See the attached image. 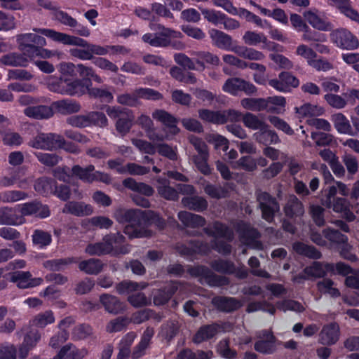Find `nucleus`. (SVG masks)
Segmentation results:
<instances>
[{
    "mask_svg": "<svg viewBox=\"0 0 359 359\" xmlns=\"http://www.w3.org/2000/svg\"><path fill=\"white\" fill-rule=\"evenodd\" d=\"M33 31L64 45L80 47L81 48H71L69 50V54L71 56L81 60H91L94 58L95 55L101 56L108 53L107 47L90 43L86 40L76 36L57 32L51 29L34 28Z\"/></svg>",
    "mask_w": 359,
    "mask_h": 359,
    "instance_id": "1",
    "label": "nucleus"
},
{
    "mask_svg": "<svg viewBox=\"0 0 359 359\" xmlns=\"http://www.w3.org/2000/svg\"><path fill=\"white\" fill-rule=\"evenodd\" d=\"M143 211L139 209L118 208L114 213V217L119 223L128 222L130 224L125 226L123 232L132 239L135 238H144L151 236V231L141 227Z\"/></svg>",
    "mask_w": 359,
    "mask_h": 359,
    "instance_id": "2",
    "label": "nucleus"
},
{
    "mask_svg": "<svg viewBox=\"0 0 359 359\" xmlns=\"http://www.w3.org/2000/svg\"><path fill=\"white\" fill-rule=\"evenodd\" d=\"M149 28L156 32L155 34L147 33L142 36V40L154 47H167L172 46L175 48L182 50L184 45L181 42L171 43V39H178L182 36L180 32L165 27L161 24L150 22Z\"/></svg>",
    "mask_w": 359,
    "mask_h": 359,
    "instance_id": "3",
    "label": "nucleus"
},
{
    "mask_svg": "<svg viewBox=\"0 0 359 359\" xmlns=\"http://www.w3.org/2000/svg\"><path fill=\"white\" fill-rule=\"evenodd\" d=\"M66 121L69 125L76 128H86L91 125L104 128L108 124L106 116L100 111H89L86 114L72 116L68 117Z\"/></svg>",
    "mask_w": 359,
    "mask_h": 359,
    "instance_id": "4",
    "label": "nucleus"
},
{
    "mask_svg": "<svg viewBox=\"0 0 359 359\" xmlns=\"http://www.w3.org/2000/svg\"><path fill=\"white\" fill-rule=\"evenodd\" d=\"M63 142V137L54 133L39 132L33 136L27 144L32 148L52 151Z\"/></svg>",
    "mask_w": 359,
    "mask_h": 359,
    "instance_id": "5",
    "label": "nucleus"
},
{
    "mask_svg": "<svg viewBox=\"0 0 359 359\" xmlns=\"http://www.w3.org/2000/svg\"><path fill=\"white\" fill-rule=\"evenodd\" d=\"M235 229L238 233L240 241L244 245L256 250L263 248L262 243L258 240L260 237L259 232L250 224L240 221L236 223Z\"/></svg>",
    "mask_w": 359,
    "mask_h": 359,
    "instance_id": "6",
    "label": "nucleus"
},
{
    "mask_svg": "<svg viewBox=\"0 0 359 359\" xmlns=\"http://www.w3.org/2000/svg\"><path fill=\"white\" fill-rule=\"evenodd\" d=\"M257 200L262 211V217L268 222H271L275 214L280 210V205L276 199L266 192H257Z\"/></svg>",
    "mask_w": 359,
    "mask_h": 359,
    "instance_id": "7",
    "label": "nucleus"
},
{
    "mask_svg": "<svg viewBox=\"0 0 359 359\" xmlns=\"http://www.w3.org/2000/svg\"><path fill=\"white\" fill-rule=\"evenodd\" d=\"M191 273L200 277L202 283H205L211 287H221L229 284V278L215 274L205 266H197L191 269Z\"/></svg>",
    "mask_w": 359,
    "mask_h": 359,
    "instance_id": "8",
    "label": "nucleus"
},
{
    "mask_svg": "<svg viewBox=\"0 0 359 359\" xmlns=\"http://www.w3.org/2000/svg\"><path fill=\"white\" fill-rule=\"evenodd\" d=\"M331 41L339 48L355 50L359 46V41L350 31L344 28L333 30L330 33Z\"/></svg>",
    "mask_w": 359,
    "mask_h": 359,
    "instance_id": "9",
    "label": "nucleus"
},
{
    "mask_svg": "<svg viewBox=\"0 0 359 359\" xmlns=\"http://www.w3.org/2000/svg\"><path fill=\"white\" fill-rule=\"evenodd\" d=\"M103 241L108 254L114 256L128 254L131 248L128 244H124L125 237L119 232L109 233L103 237Z\"/></svg>",
    "mask_w": 359,
    "mask_h": 359,
    "instance_id": "10",
    "label": "nucleus"
},
{
    "mask_svg": "<svg viewBox=\"0 0 359 359\" xmlns=\"http://www.w3.org/2000/svg\"><path fill=\"white\" fill-rule=\"evenodd\" d=\"M95 167L89 165L86 168H82L79 165L72 167V175L78 177L80 180L86 182H93V181H100L105 184L111 182L110 176L99 171L94 172Z\"/></svg>",
    "mask_w": 359,
    "mask_h": 359,
    "instance_id": "11",
    "label": "nucleus"
},
{
    "mask_svg": "<svg viewBox=\"0 0 359 359\" xmlns=\"http://www.w3.org/2000/svg\"><path fill=\"white\" fill-rule=\"evenodd\" d=\"M222 89L233 95H236L238 91H243L248 95L257 92L256 86L252 83L237 77L228 79L223 85Z\"/></svg>",
    "mask_w": 359,
    "mask_h": 359,
    "instance_id": "12",
    "label": "nucleus"
},
{
    "mask_svg": "<svg viewBox=\"0 0 359 359\" xmlns=\"http://www.w3.org/2000/svg\"><path fill=\"white\" fill-rule=\"evenodd\" d=\"M8 276L10 281L16 283L21 289L38 286L43 281L41 278H32L29 271H15L8 273Z\"/></svg>",
    "mask_w": 359,
    "mask_h": 359,
    "instance_id": "13",
    "label": "nucleus"
},
{
    "mask_svg": "<svg viewBox=\"0 0 359 359\" xmlns=\"http://www.w3.org/2000/svg\"><path fill=\"white\" fill-rule=\"evenodd\" d=\"M257 341L255 344V349L264 354H271L276 349V337L269 330H261L256 334Z\"/></svg>",
    "mask_w": 359,
    "mask_h": 359,
    "instance_id": "14",
    "label": "nucleus"
},
{
    "mask_svg": "<svg viewBox=\"0 0 359 359\" xmlns=\"http://www.w3.org/2000/svg\"><path fill=\"white\" fill-rule=\"evenodd\" d=\"M339 325L334 322L325 325L319 333L318 342L325 346L335 344L339 339Z\"/></svg>",
    "mask_w": 359,
    "mask_h": 359,
    "instance_id": "15",
    "label": "nucleus"
},
{
    "mask_svg": "<svg viewBox=\"0 0 359 359\" xmlns=\"http://www.w3.org/2000/svg\"><path fill=\"white\" fill-rule=\"evenodd\" d=\"M210 249L208 244L196 241H191L187 244L179 243L176 245L177 252L186 257H192L195 254H205Z\"/></svg>",
    "mask_w": 359,
    "mask_h": 359,
    "instance_id": "16",
    "label": "nucleus"
},
{
    "mask_svg": "<svg viewBox=\"0 0 359 359\" xmlns=\"http://www.w3.org/2000/svg\"><path fill=\"white\" fill-rule=\"evenodd\" d=\"M224 328L223 325L212 323L201 326L193 337V341L195 344H201L205 341L210 339L216 336L218 333L223 332Z\"/></svg>",
    "mask_w": 359,
    "mask_h": 359,
    "instance_id": "17",
    "label": "nucleus"
},
{
    "mask_svg": "<svg viewBox=\"0 0 359 359\" xmlns=\"http://www.w3.org/2000/svg\"><path fill=\"white\" fill-rule=\"evenodd\" d=\"M304 18L307 22L318 30L330 31L332 28V25L316 9L305 11L304 13Z\"/></svg>",
    "mask_w": 359,
    "mask_h": 359,
    "instance_id": "18",
    "label": "nucleus"
},
{
    "mask_svg": "<svg viewBox=\"0 0 359 359\" xmlns=\"http://www.w3.org/2000/svg\"><path fill=\"white\" fill-rule=\"evenodd\" d=\"M152 117L167 128L170 134L175 135L179 133L180 129L177 126L178 121L171 114L163 109H156L152 113Z\"/></svg>",
    "mask_w": 359,
    "mask_h": 359,
    "instance_id": "19",
    "label": "nucleus"
},
{
    "mask_svg": "<svg viewBox=\"0 0 359 359\" xmlns=\"http://www.w3.org/2000/svg\"><path fill=\"white\" fill-rule=\"evenodd\" d=\"M20 212L23 216L34 215L41 218H45L50 215L48 207L41 204L37 201L25 203L21 205Z\"/></svg>",
    "mask_w": 359,
    "mask_h": 359,
    "instance_id": "20",
    "label": "nucleus"
},
{
    "mask_svg": "<svg viewBox=\"0 0 359 359\" xmlns=\"http://www.w3.org/2000/svg\"><path fill=\"white\" fill-rule=\"evenodd\" d=\"M40 332L36 329H31L27 332L25 337L22 344L19 348V356L21 358H25L29 351L34 348L41 339Z\"/></svg>",
    "mask_w": 359,
    "mask_h": 359,
    "instance_id": "21",
    "label": "nucleus"
},
{
    "mask_svg": "<svg viewBox=\"0 0 359 359\" xmlns=\"http://www.w3.org/2000/svg\"><path fill=\"white\" fill-rule=\"evenodd\" d=\"M53 111L63 115L79 112L81 106L79 102L74 100L62 99L52 102Z\"/></svg>",
    "mask_w": 359,
    "mask_h": 359,
    "instance_id": "22",
    "label": "nucleus"
},
{
    "mask_svg": "<svg viewBox=\"0 0 359 359\" xmlns=\"http://www.w3.org/2000/svg\"><path fill=\"white\" fill-rule=\"evenodd\" d=\"M24 114L31 118L36 120L48 119L54 115L53 107L47 105H36L27 107Z\"/></svg>",
    "mask_w": 359,
    "mask_h": 359,
    "instance_id": "23",
    "label": "nucleus"
},
{
    "mask_svg": "<svg viewBox=\"0 0 359 359\" xmlns=\"http://www.w3.org/2000/svg\"><path fill=\"white\" fill-rule=\"evenodd\" d=\"M334 271V264L320 262H313V264L304 269V273L308 277L322 278L327 272Z\"/></svg>",
    "mask_w": 359,
    "mask_h": 359,
    "instance_id": "24",
    "label": "nucleus"
},
{
    "mask_svg": "<svg viewBox=\"0 0 359 359\" xmlns=\"http://www.w3.org/2000/svg\"><path fill=\"white\" fill-rule=\"evenodd\" d=\"M285 215L290 218L302 217L304 214L303 203L294 195H290L283 207Z\"/></svg>",
    "mask_w": 359,
    "mask_h": 359,
    "instance_id": "25",
    "label": "nucleus"
},
{
    "mask_svg": "<svg viewBox=\"0 0 359 359\" xmlns=\"http://www.w3.org/2000/svg\"><path fill=\"white\" fill-rule=\"evenodd\" d=\"M203 230L206 234L215 239L223 238L231 241L233 238L232 230L219 222H214L211 226L205 227Z\"/></svg>",
    "mask_w": 359,
    "mask_h": 359,
    "instance_id": "26",
    "label": "nucleus"
},
{
    "mask_svg": "<svg viewBox=\"0 0 359 359\" xmlns=\"http://www.w3.org/2000/svg\"><path fill=\"white\" fill-rule=\"evenodd\" d=\"M100 302L104 307V309L113 314H118L125 310V305L116 297L103 294L100 297Z\"/></svg>",
    "mask_w": 359,
    "mask_h": 359,
    "instance_id": "27",
    "label": "nucleus"
},
{
    "mask_svg": "<svg viewBox=\"0 0 359 359\" xmlns=\"http://www.w3.org/2000/svg\"><path fill=\"white\" fill-rule=\"evenodd\" d=\"M212 44L222 50H231L232 37L222 31L212 29L209 32Z\"/></svg>",
    "mask_w": 359,
    "mask_h": 359,
    "instance_id": "28",
    "label": "nucleus"
},
{
    "mask_svg": "<svg viewBox=\"0 0 359 359\" xmlns=\"http://www.w3.org/2000/svg\"><path fill=\"white\" fill-rule=\"evenodd\" d=\"M191 55L195 57L199 71H203L205 69V63L214 66H218L220 63L219 57L208 51H194Z\"/></svg>",
    "mask_w": 359,
    "mask_h": 359,
    "instance_id": "29",
    "label": "nucleus"
},
{
    "mask_svg": "<svg viewBox=\"0 0 359 359\" xmlns=\"http://www.w3.org/2000/svg\"><path fill=\"white\" fill-rule=\"evenodd\" d=\"M212 304L219 310L231 312L238 309L243 304L234 297H217L212 299Z\"/></svg>",
    "mask_w": 359,
    "mask_h": 359,
    "instance_id": "30",
    "label": "nucleus"
},
{
    "mask_svg": "<svg viewBox=\"0 0 359 359\" xmlns=\"http://www.w3.org/2000/svg\"><path fill=\"white\" fill-rule=\"evenodd\" d=\"M178 219L185 226L190 228L203 226L206 222L202 216L187 211L180 212Z\"/></svg>",
    "mask_w": 359,
    "mask_h": 359,
    "instance_id": "31",
    "label": "nucleus"
},
{
    "mask_svg": "<svg viewBox=\"0 0 359 359\" xmlns=\"http://www.w3.org/2000/svg\"><path fill=\"white\" fill-rule=\"evenodd\" d=\"M66 94L69 96H82L86 93L88 84L81 79H66Z\"/></svg>",
    "mask_w": 359,
    "mask_h": 359,
    "instance_id": "32",
    "label": "nucleus"
},
{
    "mask_svg": "<svg viewBox=\"0 0 359 359\" xmlns=\"http://www.w3.org/2000/svg\"><path fill=\"white\" fill-rule=\"evenodd\" d=\"M63 212L81 217L92 214L93 208L90 205H86L82 202L71 201L65 204Z\"/></svg>",
    "mask_w": 359,
    "mask_h": 359,
    "instance_id": "33",
    "label": "nucleus"
},
{
    "mask_svg": "<svg viewBox=\"0 0 359 359\" xmlns=\"http://www.w3.org/2000/svg\"><path fill=\"white\" fill-rule=\"evenodd\" d=\"M331 121L335 129L341 134H352V127L349 120L340 112L333 114L331 116Z\"/></svg>",
    "mask_w": 359,
    "mask_h": 359,
    "instance_id": "34",
    "label": "nucleus"
},
{
    "mask_svg": "<svg viewBox=\"0 0 359 359\" xmlns=\"http://www.w3.org/2000/svg\"><path fill=\"white\" fill-rule=\"evenodd\" d=\"M104 266V264L100 259L90 258L81 261L79 264V269L87 274L97 275L102 271Z\"/></svg>",
    "mask_w": 359,
    "mask_h": 359,
    "instance_id": "35",
    "label": "nucleus"
},
{
    "mask_svg": "<svg viewBox=\"0 0 359 359\" xmlns=\"http://www.w3.org/2000/svg\"><path fill=\"white\" fill-rule=\"evenodd\" d=\"M182 203L189 210L196 212H203L208 206V201L201 196H187L182 199Z\"/></svg>",
    "mask_w": 359,
    "mask_h": 359,
    "instance_id": "36",
    "label": "nucleus"
},
{
    "mask_svg": "<svg viewBox=\"0 0 359 359\" xmlns=\"http://www.w3.org/2000/svg\"><path fill=\"white\" fill-rule=\"evenodd\" d=\"M231 188L229 184L224 186H216L209 182L203 185V189L206 194L213 198L220 199L229 196V189Z\"/></svg>",
    "mask_w": 359,
    "mask_h": 359,
    "instance_id": "37",
    "label": "nucleus"
},
{
    "mask_svg": "<svg viewBox=\"0 0 359 359\" xmlns=\"http://www.w3.org/2000/svg\"><path fill=\"white\" fill-rule=\"evenodd\" d=\"M142 218L141 222V227L148 229V226L154 224L158 229H162L164 228L165 223L163 219H162L158 214L154 211L147 210L143 211Z\"/></svg>",
    "mask_w": 359,
    "mask_h": 359,
    "instance_id": "38",
    "label": "nucleus"
},
{
    "mask_svg": "<svg viewBox=\"0 0 359 359\" xmlns=\"http://www.w3.org/2000/svg\"><path fill=\"white\" fill-rule=\"evenodd\" d=\"M123 185L133 191L147 196H151L154 193V189L151 187L143 182H137L131 177L125 179L123 181Z\"/></svg>",
    "mask_w": 359,
    "mask_h": 359,
    "instance_id": "39",
    "label": "nucleus"
},
{
    "mask_svg": "<svg viewBox=\"0 0 359 359\" xmlns=\"http://www.w3.org/2000/svg\"><path fill=\"white\" fill-rule=\"evenodd\" d=\"M255 140L264 145L277 144L280 142V139L277 133L272 130L269 129V126L254 134Z\"/></svg>",
    "mask_w": 359,
    "mask_h": 359,
    "instance_id": "40",
    "label": "nucleus"
},
{
    "mask_svg": "<svg viewBox=\"0 0 359 359\" xmlns=\"http://www.w3.org/2000/svg\"><path fill=\"white\" fill-rule=\"evenodd\" d=\"M157 190L161 196L167 199L175 201L178 198V192L170 186V182L166 179L157 180Z\"/></svg>",
    "mask_w": 359,
    "mask_h": 359,
    "instance_id": "41",
    "label": "nucleus"
},
{
    "mask_svg": "<svg viewBox=\"0 0 359 359\" xmlns=\"http://www.w3.org/2000/svg\"><path fill=\"white\" fill-rule=\"evenodd\" d=\"M238 56L250 60H262L264 55L255 49L243 46H238L231 49Z\"/></svg>",
    "mask_w": 359,
    "mask_h": 359,
    "instance_id": "42",
    "label": "nucleus"
},
{
    "mask_svg": "<svg viewBox=\"0 0 359 359\" xmlns=\"http://www.w3.org/2000/svg\"><path fill=\"white\" fill-rule=\"evenodd\" d=\"M295 110L299 116L309 117V118L321 116L325 113V109L323 107L310 103H306L299 107H295Z\"/></svg>",
    "mask_w": 359,
    "mask_h": 359,
    "instance_id": "43",
    "label": "nucleus"
},
{
    "mask_svg": "<svg viewBox=\"0 0 359 359\" xmlns=\"http://www.w3.org/2000/svg\"><path fill=\"white\" fill-rule=\"evenodd\" d=\"M176 283H170L163 289L158 290L154 294V302L156 305L165 304L177 290Z\"/></svg>",
    "mask_w": 359,
    "mask_h": 359,
    "instance_id": "44",
    "label": "nucleus"
},
{
    "mask_svg": "<svg viewBox=\"0 0 359 359\" xmlns=\"http://www.w3.org/2000/svg\"><path fill=\"white\" fill-rule=\"evenodd\" d=\"M18 45L34 44L39 46H45L46 40L44 37L34 33L20 34L16 36Z\"/></svg>",
    "mask_w": 359,
    "mask_h": 359,
    "instance_id": "45",
    "label": "nucleus"
},
{
    "mask_svg": "<svg viewBox=\"0 0 359 359\" xmlns=\"http://www.w3.org/2000/svg\"><path fill=\"white\" fill-rule=\"evenodd\" d=\"M1 63L12 67H26L28 60L22 53H11L4 55L0 59Z\"/></svg>",
    "mask_w": 359,
    "mask_h": 359,
    "instance_id": "46",
    "label": "nucleus"
},
{
    "mask_svg": "<svg viewBox=\"0 0 359 359\" xmlns=\"http://www.w3.org/2000/svg\"><path fill=\"white\" fill-rule=\"evenodd\" d=\"M32 243L39 249H43L48 246L52 242V236L50 233L35 229L32 235Z\"/></svg>",
    "mask_w": 359,
    "mask_h": 359,
    "instance_id": "47",
    "label": "nucleus"
},
{
    "mask_svg": "<svg viewBox=\"0 0 359 359\" xmlns=\"http://www.w3.org/2000/svg\"><path fill=\"white\" fill-rule=\"evenodd\" d=\"M293 249L299 255H304L313 259H320L322 256L320 252L316 248L301 242L294 243L293 244Z\"/></svg>",
    "mask_w": 359,
    "mask_h": 359,
    "instance_id": "48",
    "label": "nucleus"
},
{
    "mask_svg": "<svg viewBox=\"0 0 359 359\" xmlns=\"http://www.w3.org/2000/svg\"><path fill=\"white\" fill-rule=\"evenodd\" d=\"M55 320L53 312L50 310H48L36 315L32 320H30V323L35 327L44 328L48 325L53 323Z\"/></svg>",
    "mask_w": 359,
    "mask_h": 359,
    "instance_id": "49",
    "label": "nucleus"
},
{
    "mask_svg": "<svg viewBox=\"0 0 359 359\" xmlns=\"http://www.w3.org/2000/svg\"><path fill=\"white\" fill-rule=\"evenodd\" d=\"M34 189L42 195H48L53 193V187H55V182L48 177H42L37 179L34 183Z\"/></svg>",
    "mask_w": 359,
    "mask_h": 359,
    "instance_id": "50",
    "label": "nucleus"
},
{
    "mask_svg": "<svg viewBox=\"0 0 359 359\" xmlns=\"http://www.w3.org/2000/svg\"><path fill=\"white\" fill-rule=\"evenodd\" d=\"M75 262L72 257L55 259L45 261L43 262V266L49 271H59L64 270L67 265Z\"/></svg>",
    "mask_w": 359,
    "mask_h": 359,
    "instance_id": "51",
    "label": "nucleus"
},
{
    "mask_svg": "<svg viewBox=\"0 0 359 359\" xmlns=\"http://www.w3.org/2000/svg\"><path fill=\"white\" fill-rule=\"evenodd\" d=\"M236 15L245 19L248 22H252L261 28L269 26L266 20L261 19L258 15L243 8H239Z\"/></svg>",
    "mask_w": 359,
    "mask_h": 359,
    "instance_id": "52",
    "label": "nucleus"
},
{
    "mask_svg": "<svg viewBox=\"0 0 359 359\" xmlns=\"http://www.w3.org/2000/svg\"><path fill=\"white\" fill-rule=\"evenodd\" d=\"M348 18L359 22V13L353 9L349 0H329Z\"/></svg>",
    "mask_w": 359,
    "mask_h": 359,
    "instance_id": "53",
    "label": "nucleus"
},
{
    "mask_svg": "<svg viewBox=\"0 0 359 359\" xmlns=\"http://www.w3.org/2000/svg\"><path fill=\"white\" fill-rule=\"evenodd\" d=\"M241 104L246 109L260 111L267 107V101L264 98H243L241 101Z\"/></svg>",
    "mask_w": 359,
    "mask_h": 359,
    "instance_id": "54",
    "label": "nucleus"
},
{
    "mask_svg": "<svg viewBox=\"0 0 359 359\" xmlns=\"http://www.w3.org/2000/svg\"><path fill=\"white\" fill-rule=\"evenodd\" d=\"M243 122L244 125L252 130H259V131L268 127V125L258 116L252 114L246 113L243 116Z\"/></svg>",
    "mask_w": 359,
    "mask_h": 359,
    "instance_id": "55",
    "label": "nucleus"
},
{
    "mask_svg": "<svg viewBox=\"0 0 359 359\" xmlns=\"http://www.w3.org/2000/svg\"><path fill=\"white\" fill-rule=\"evenodd\" d=\"M77 72L79 76L83 78V81L88 80L90 83V80H93L97 83H102V79L95 73V71L92 67L86 66L83 64L77 65Z\"/></svg>",
    "mask_w": 359,
    "mask_h": 359,
    "instance_id": "56",
    "label": "nucleus"
},
{
    "mask_svg": "<svg viewBox=\"0 0 359 359\" xmlns=\"http://www.w3.org/2000/svg\"><path fill=\"white\" fill-rule=\"evenodd\" d=\"M198 116L204 121L214 124H223L222 111H212L206 109L198 110Z\"/></svg>",
    "mask_w": 359,
    "mask_h": 359,
    "instance_id": "57",
    "label": "nucleus"
},
{
    "mask_svg": "<svg viewBox=\"0 0 359 359\" xmlns=\"http://www.w3.org/2000/svg\"><path fill=\"white\" fill-rule=\"evenodd\" d=\"M334 283L330 278H324L318 282V290L324 294H328L332 297H338L341 293L339 290L334 287Z\"/></svg>",
    "mask_w": 359,
    "mask_h": 359,
    "instance_id": "58",
    "label": "nucleus"
},
{
    "mask_svg": "<svg viewBox=\"0 0 359 359\" xmlns=\"http://www.w3.org/2000/svg\"><path fill=\"white\" fill-rule=\"evenodd\" d=\"M242 39L248 46H257L260 43H266V36L263 33H257L255 31H246Z\"/></svg>",
    "mask_w": 359,
    "mask_h": 359,
    "instance_id": "59",
    "label": "nucleus"
},
{
    "mask_svg": "<svg viewBox=\"0 0 359 359\" xmlns=\"http://www.w3.org/2000/svg\"><path fill=\"white\" fill-rule=\"evenodd\" d=\"M1 201L6 203H13L28 197V194L20 190H7L1 193Z\"/></svg>",
    "mask_w": 359,
    "mask_h": 359,
    "instance_id": "60",
    "label": "nucleus"
},
{
    "mask_svg": "<svg viewBox=\"0 0 359 359\" xmlns=\"http://www.w3.org/2000/svg\"><path fill=\"white\" fill-rule=\"evenodd\" d=\"M147 286V284L143 282L137 283L132 281H123L116 286V289L118 293L122 294L144 289Z\"/></svg>",
    "mask_w": 359,
    "mask_h": 359,
    "instance_id": "61",
    "label": "nucleus"
},
{
    "mask_svg": "<svg viewBox=\"0 0 359 359\" xmlns=\"http://www.w3.org/2000/svg\"><path fill=\"white\" fill-rule=\"evenodd\" d=\"M134 116L130 111L123 117L117 120L116 123V129L122 135L127 134L133 125Z\"/></svg>",
    "mask_w": 359,
    "mask_h": 359,
    "instance_id": "62",
    "label": "nucleus"
},
{
    "mask_svg": "<svg viewBox=\"0 0 359 359\" xmlns=\"http://www.w3.org/2000/svg\"><path fill=\"white\" fill-rule=\"evenodd\" d=\"M276 306L278 309L284 312L291 311L297 313H302L305 310V308L302 303L292 299H285L278 302Z\"/></svg>",
    "mask_w": 359,
    "mask_h": 359,
    "instance_id": "63",
    "label": "nucleus"
},
{
    "mask_svg": "<svg viewBox=\"0 0 359 359\" xmlns=\"http://www.w3.org/2000/svg\"><path fill=\"white\" fill-rule=\"evenodd\" d=\"M34 154L41 164L47 167H53L61 160V158L56 154L34 152Z\"/></svg>",
    "mask_w": 359,
    "mask_h": 359,
    "instance_id": "64",
    "label": "nucleus"
}]
</instances>
